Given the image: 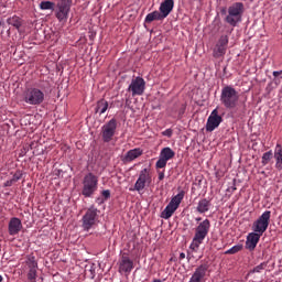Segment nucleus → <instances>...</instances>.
<instances>
[{
    "mask_svg": "<svg viewBox=\"0 0 282 282\" xmlns=\"http://www.w3.org/2000/svg\"><path fill=\"white\" fill-rule=\"evenodd\" d=\"M184 195H186V192L181 191L174 197H172L170 204H172V206H175L176 208H180V204H182V200L184 199Z\"/></svg>",
    "mask_w": 282,
    "mask_h": 282,
    "instance_id": "nucleus-26",
    "label": "nucleus"
},
{
    "mask_svg": "<svg viewBox=\"0 0 282 282\" xmlns=\"http://www.w3.org/2000/svg\"><path fill=\"white\" fill-rule=\"evenodd\" d=\"M220 14H227L226 8L220 10Z\"/></svg>",
    "mask_w": 282,
    "mask_h": 282,
    "instance_id": "nucleus-45",
    "label": "nucleus"
},
{
    "mask_svg": "<svg viewBox=\"0 0 282 282\" xmlns=\"http://www.w3.org/2000/svg\"><path fill=\"white\" fill-rule=\"evenodd\" d=\"M21 230H23V223H21V220L17 217H12L9 220V225H8V232L11 237H17V235H19V232H21Z\"/></svg>",
    "mask_w": 282,
    "mask_h": 282,
    "instance_id": "nucleus-15",
    "label": "nucleus"
},
{
    "mask_svg": "<svg viewBox=\"0 0 282 282\" xmlns=\"http://www.w3.org/2000/svg\"><path fill=\"white\" fill-rule=\"evenodd\" d=\"M180 259H186V253L181 252V253H180Z\"/></svg>",
    "mask_w": 282,
    "mask_h": 282,
    "instance_id": "nucleus-43",
    "label": "nucleus"
},
{
    "mask_svg": "<svg viewBox=\"0 0 282 282\" xmlns=\"http://www.w3.org/2000/svg\"><path fill=\"white\" fill-rule=\"evenodd\" d=\"M152 178H151V173L149 172V169H143L141 170L139 177L134 184L133 191H137L138 193L144 191L147 187V184H151Z\"/></svg>",
    "mask_w": 282,
    "mask_h": 282,
    "instance_id": "nucleus-11",
    "label": "nucleus"
},
{
    "mask_svg": "<svg viewBox=\"0 0 282 282\" xmlns=\"http://www.w3.org/2000/svg\"><path fill=\"white\" fill-rule=\"evenodd\" d=\"M98 213H99L98 208H96V206L94 205L86 210L85 215L82 218V221H83L82 226L84 230L89 231L91 230L93 227L96 226L98 221Z\"/></svg>",
    "mask_w": 282,
    "mask_h": 282,
    "instance_id": "nucleus-7",
    "label": "nucleus"
},
{
    "mask_svg": "<svg viewBox=\"0 0 282 282\" xmlns=\"http://www.w3.org/2000/svg\"><path fill=\"white\" fill-rule=\"evenodd\" d=\"M173 8H175V1L164 0L160 6L159 11L166 19V17H169V14H171V12H173Z\"/></svg>",
    "mask_w": 282,
    "mask_h": 282,
    "instance_id": "nucleus-17",
    "label": "nucleus"
},
{
    "mask_svg": "<svg viewBox=\"0 0 282 282\" xmlns=\"http://www.w3.org/2000/svg\"><path fill=\"white\" fill-rule=\"evenodd\" d=\"M217 45L225 48L228 47V35H221Z\"/></svg>",
    "mask_w": 282,
    "mask_h": 282,
    "instance_id": "nucleus-33",
    "label": "nucleus"
},
{
    "mask_svg": "<svg viewBox=\"0 0 282 282\" xmlns=\"http://www.w3.org/2000/svg\"><path fill=\"white\" fill-rule=\"evenodd\" d=\"M116 131H118V120L116 118H112L101 127L100 135L102 142H105L106 144H108V142H111V140H113V137L116 135Z\"/></svg>",
    "mask_w": 282,
    "mask_h": 282,
    "instance_id": "nucleus-6",
    "label": "nucleus"
},
{
    "mask_svg": "<svg viewBox=\"0 0 282 282\" xmlns=\"http://www.w3.org/2000/svg\"><path fill=\"white\" fill-rule=\"evenodd\" d=\"M281 74H282V70H274L273 72L274 78H279V76H281Z\"/></svg>",
    "mask_w": 282,
    "mask_h": 282,
    "instance_id": "nucleus-41",
    "label": "nucleus"
},
{
    "mask_svg": "<svg viewBox=\"0 0 282 282\" xmlns=\"http://www.w3.org/2000/svg\"><path fill=\"white\" fill-rule=\"evenodd\" d=\"M120 270L122 272H131L133 270V261L124 253L121 257Z\"/></svg>",
    "mask_w": 282,
    "mask_h": 282,
    "instance_id": "nucleus-19",
    "label": "nucleus"
},
{
    "mask_svg": "<svg viewBox=\"0 0 282 282\" xmlns=\"http://www.w3.org/2000/svg\"><path fill=\"white\" fill-rule=\"evenodd\" d=\"M12 184H14V182H13V180L11 178V180H9V181H7V182L4 183V186H6V187H9V186H12Z\"/></svg>",
    "mask_w": 282,
    "mask_h": 282,
    "instance_id": "nucleus-42",
    "label": "nucleus"
},
{
    "mask_svg": "<svg viewBox=\"0 0 282 282\" xmlns=\"http://www.w3.org/2000/svg\"><path fill=\"white\" fill-rule=\"evenodd\" d=\"M54 2L52 1H42L40 3V9L41 10H54Z\"/></svg>",
    "mask_w": 282,
    "mask_h": 282,
    "instance_id": "nucleus-32",
    "label": "nucleus"
},
{
    "mask_svg": "<svg viewBox=\"0 0 282 282\" xmlns=\"http://www.w3.org/2000/svg\"><path fill=\"white\" fill-rule=\"evenodd\" d=\"M106 200L102 197H98L96 198V204H98V206H101L102 203H105Z\"/></svg>",
    "mask_w": 282,
    "mask_h": 282,
    "instance_id": "nucleus-39",
    "label": "nucleus"
},
{
    "mask_svg": "<svg viewBox=\"0 0 282 282\" xmlns=\"http://www.w3.org/2000/svg\"><path fill=\"white\" fill-rule=\"evenodd\" d=\"M158 174H159V181L162 182V180H164V171L162 172L159 171Z\"/></svg>",
    "mask_w": 282,
    "mask_h": 282,
    "instance_id": "nucleus-40",
    "label": "nucleus"
},
{
    "mask_svg": "<svg viewBox=\"0 0 282 282\" xmlns=\"http://www.w3.org/2000/svg\"><path fill=\"white\" fill-rule=\"evenodd\" d=\"M245 10L246 9L242 2L232 3L227 10L225 23H228V25H231V28H237V24L241 23Z\"/></svg>",
    "mask_w": 282,
    "mask_h": 282,
    "instance_id": "nucleus-3",
    "label": "nucleus"
},
{
    "mask_svg": "<svg viewBox=\"0 0 282 282\" xmlns=\"http://www.w3.org/2000/svg\"><path fill=\"white\" fill-rule=\"evenodd\" d=\"M221 122H224V118L219 116V110L216 108L212 111L207 119L206 131L212 133V131H215V129H217V127H219Z\"/></svg>",
    "mask_w": 282,
    "mask_h": 282,
    "instance_id": "nucleus-13",
    "label": "nucleus"
},
{
    "mask_svg": "<svg viewBox=\"0 0 282 282\" xmlns=\"http://www.w3.org/2000/svg\"><path fill=\"white\" fill-rule=\"evenodd\" d=\"M26 276H28V281L36 282V270H29Z\"/></svg>",
    "mask_w": 282,
    "mask_h": 282,
    "instance_id": "nucleus-34",
    "label": "nucleus"
},
{
    "mask_svg": "<svg viewBox=\"0 0 282 282\" xmlns=\"http://www.w3.org/2000/svg\"><path fill=\"white\" fill-rule=\"evenodd\" d=\"M175 158V151L171 148H163L160 152L159 160L155 163V169H166L169 160Z\"/></svg>",
    "mask_w": 282,
    "mask_h": 282,
    "instance_id": "nucleus-12",
    "label": "nucleus"
},
{
    "mask_svg": "<svg viewBox=\"0 0 282 282\" xmlns=\"http://www.w3.org/2000/svg\"><path fill=\"white\" fill-rule=\"evenodd\" d=\"M109 109V102L105 99H100L97 101L95 113H99V116H102L107 110Z\"/></svg>",
    "mask_w": 282,
    "mask_h": 282,
    "instance_id": "nucleus-24",
    "label": "nucleus"
},
{
    "mask_svg": "<svg viewBox=\"0 0 282 282\" xmlns=\"http://www.w3.org/2000/svg\"><path fill=\"white\" fill-rule=\"evenodd\" d=\"M144 89H147V82L140 76L133 78L128 87V91L132 94V97L142 96Z\"/></svg>",
    "mask_w": 282,
    "mask_h": 282,
    "instance_id": "nucleus-10",
    "label": "nucleus"
},
{
    "mask_svg": "<svg viewBox=\"0 0 282 282\" xmlns=\"http://www.w3.org/2000/svg\"><path fill=\"white\" fill-rule=\"evenodd\" d=\"M208 268H210L208 263H203L198 265L188 282H204L206 279V274H208Z\"/></svg>",
    "mask_w": 282,
    "mask_h": 282,
    "instance_id": "nucleus-14",
    "label": "nucleus"
},
{
    "mask_svg": "<svg viewBox=\"0 0 282 282\" xmlns=\"http://www.w3.org/2000/svg\"><path fill=\"white\" fill-rule=\"evenodd\" d=\"M24 102L34 107L45 102V93L36 87L26 88L24 91Z\"/></svg>",
    "mask_w": 282,
    "mask_h": 282,
    "instance_id": "nucleus-4",
    "label": "nucleus"
},
{
    "mask_svg": "<svg viewBox=\"0 0 282 282\" xmlns=\"http://www.w3.org/2000/svg\"><path fill=\"white\" fill-rule=\"evenodd\" d=\"M21 177H22L21 172H17V173L13 175L12 180H13L14 183H17V182H19V180H21Z\"/></svg>",
    "mask_w": 282,
    "mask_h": 282,
    "instance_id": "nucleus-37",
    "label": "nucleus"
},
{
    "mask_svg": "<svg viewBox=\"0 0 282 282\" xmlns=\"http://www.w3.org/2000/svg\"><path fill=\"white\" fill-rule=\"evenodd\" d=\"M3 281V276L2 275H0V282H2Z\"/></svg>",
    "mask_w": 282,
    "mask_h": 282,
    "instance_id": "nucleus-48",
    "label": "nucleus"
},
{
    "mask_svg": "<svg viewBox=\"0 0 282 282\" xmlns=\"http://www.w3.org/2000/svg\"><path fill=\"white\" fill-rule=\"evenodd\" d=\"M101 197L107 202L111 197V191L105 189L101 192Z\"/></svg>",
    "mask_w": 282,
    "mask_h": 282,
    "instance_id": "nucleus-35",
    "label": "nucleus"
},
{
    "mask_svg": "<svg viewBox=\"0 0 282 282\" xmlns=\"http://www.w3.org/2000/svg\"><path fill=\"white\" fill-rule=\"evenodd\" d=\"M220 102L229 111L237 109L239 107V91L232 86H225L220 93Z\"/></svg>",
    "mask_w": 282,
    "mask_h": 282,
    "instance_id": "nucleus-1",
    "label": "nucleus"
},
{
    "mask_svg": "<svg viewBox=\"0 0 282 282\" xmlns=\"http://www.w3.org/2000/svg\"><path fill=\"white\" fill-rule=\"evenodd\" d=\"M164 17L161 11H153L145 17V23H153V21H164Z\"/></svg>",
    "mask_w": 282,
    "mask_h": 282,
    "instance_id": "nucleus-20",
    "label": "nucleus"
},
{
    "mask_svg": "<svg viewBox=\"0 0 282 282\" xmlns=\"http://www.w3.org/2000/svg\"><path fill=\"white\" fill-rule=\"evenodd\" d=\"M264 268H268V262H261L257 267H254L249 274L260 273Z\"/></svg>",
    "mask_w": 282,
    "mask_h": 282,
    "instance_id": "nucleus-31",
    "label": "nucleus"
},
{
    "mask_svg": "<svg viewBox=\"0 0 282 282\" xmlns=\"http://www.w3.org/2000/svg\"><path fill=\"white\" fill-rule=\"evenodd\" d=\"M243 250V245H236L225 251V254H237V252H241Z\"/></svg>",
    "mask_w": 282,
    "mask_h": 282,
    "instance_id": "nucleus-28",
    "label": "nucleus"
},
{
    "mask_svg": "<svg viewBox=\"0 0 282 282\" xmlns=\"http://www.w3.org/2000/svg\"><path fill=\"white\" fill-rule=\"evenodd\" d=\"M274 158H275V169H278V171H282V147H281V144H276L275 151H274Z\"/></svg>",
    "mask_w": 282,
    "mask_h": 282,
    "instance_id": "nucleus-21",
    "label": "nucleus"
},
{
    "mask_svg": "<svg viewBox=\"0 0 282 282\" xmlns=\"http://www.w3.org/2000/svg\"><path fill=\"white\" fill-rule=\"evenodd\" d=\"M195 221L202 224V221H204V220H202V217H197V218H195Z\"/></svg>",
    "mask_w": 282,
    "mask_h": 282,
    "instance_id": "nucleus-44",
    "label": "nucleus"
},
{
    "mask_svg": "<svg viewBox=\"0 0 282 282\" xmlns=\"http://www.w3.org/2000/svg\"><path fill=\"white\" fill-rule=\"evenodd\" d=\"M209 232H210V220L206 218L203 221L198 223V226L195 228V234L189 248L192 250H197V248H199V246L204 243V239L208 237Z\"/></svg>",
    "mask_w": 282,
    "mask_h": 282,
    "instance_id": "nucleus-2",
    "label": "nucleus"
},
{
    "mask_svg": "<svg viewBox=\"0 0 282 282\" xmlns=\"http://www.w3.org/2000/svg\"><path fill=\"white\" fill-rule=\"evenodd\" d=\"M197 213L204 214V213H208V210H210V200H208L207 198H203L198 202V205L196 207Z\"/></svg>",
    "mask_w": 282,
    "mask_h": 282,
    "instance_id": "nucleus-22",
    "label": "nucleus"
},
{
    "mask_svg": "<svg viewBox=\"0 0 282 282\" xmlns=\"http://www.w3.org/2000/svg\"><path fill=\"white\" fill-rule=\"evenodd\" d=\"M73 0H57V11L55 17L58 21H67L69 19V11L72 10Z\"/></svg>",
    "mask_w": 282,
    "mask_h": 282,
    "instance_id": "nucleus-9",
    "label": "nucleus"
},
{
    "mask_svg": "<svg viewBox=\"0 0 282 282\" xmlns=\"http://www.w3.org/2000/svg\"><path fill=\"white\" fill-rule=\"evenodd\" d=\"M90 279H95L96 278V269L94 267H90Z\"/></svg>",
    "mask_w": 282,
    "mask_h": 282,
    "instance_id": "nucleus-38",
    "label": "nucleus"
},
{
    "mask_svg": "<svg viewBox=\"0 0 282 282\" xmlns=\"http://www.w3.org/2000/svg\"><path fill=\"white\" fill-rule=\"evenodd\" d=\"M281 83V80L279 79H275V84L279 85Z\"/></svg>",
    "mask_w": 282,
    "mask_h": 282,
    "instance_id": "nucleus-46",
    "label": "nucleus"
},
{
    "mask_svg": "<svg viewBox=\"0 0 282 282\" xmlns=\"http://www.w3.org/2000/svg\"><path fill=\"white\" fill-rule=\"evenodd\" d=\"M143 153L144 151L140 148L129 150L123 156V162H133V160H138V158H140Z\"/></svg>",
    "mask_w": 282,
    "mask_h": 282,
    "instance_id": "nucleus-18",
    "label": "nucleus"
},
{
    "mask_svg": "<svg viewBox=\"0 0 282 282\" xmlns=\"http://www.w3.org/2000/svg\"><path fill=\"white\" fill-rule=\"evenodd\" d=\"M8 25H12L15 30H21L23 25V20L19 15H13L7 19Z\"/></svg>",
    "mask_w": 282,
    "mask_h": 282,
    "instance_id": "nucleus-23",
    "label": "nucleus"
},
{
    "mask_svg": "<svg viewBox=\"0 0 282 282\" xmlns=\"http://www.w3.org/2000/svg\"><path fill=\"white\" fill-rule=\"evenodd\" d=\"M96 191H98V176L94 173L86 174L83 180L82 195L94 197Z\"/></svg>",
    "mask_w": 282,
    "mask_h": 282,
    "instance_id": "nucleus-5",
    "label": "nucleus"
},
{
    "mask_svg": "<svg viewBox=\"0 0 282 282\" xmlns=\"http://www.w3.org/2000/svg\"><path fill=\"white\" fill-rule=\"evenodd\" d=\"M261 237H263V235H261L257 231L250 232L247 236L246 249L250 250V252H252V250H254V248H257V243H259Z\"/></svg>",
    "mask_w": 282,
    "mask_h": 282,
    "instance_id": "nucleus-16",
    "label": "nucleus"
},
{
    "mask_svg": "<svg viewBox=\"0 0 282 282\" xmlns=\"http://www.w3.org/2000/svg\"><path fill=\"white\" fill-rule=\"evenodd\" d=\"M162 135H165L166 138H172L173 137V130L172 129H166L162 132Z\"/></svg>",
    "mask_w": 282,
    "mask_h": 282,
    "instance_id": "nucleus-36",
    "label": "nucleus"
},
{
    "mask_svg": "<svg viewBox=\"0 0 282 282\" xmlns=\"http://www.w3.org/2000/svg\"><path fill=\"white\" fill-rule=\"evenodd\" d=\"M273 154L272 151H268L262 155V166H267V164H270V160H272Z\"/></svg>",
    "mask_w": 282,
    "mask_h": 282,
    "instance_id": "nucleus-30",
    "label": "nucleus"
},
{
    "mask_svg": "<svg viewBox=\"0 0 282 282\" xmlns=\"http://www.w3.org/2000/svg\"><path fill=\"white\" fill-rule=\"evenodd\" d=\"M178 207H175L171 203L167 204V206L164 208V210L161 213L162 219H171L173 217V214L175 210H177Z\"/></svg>",
    "mask_w": 282,
    "mask_h": 282,
    "instance_id": "nucleus-25",
    "label": "nucleus"
},
{
    "mask_svg": "<svg viewBox=\"0 0 282 282\" xmlns=\"http://www.w3.org/2000/svg\"><path fill=\"white\" fill-rule=\"evenodd\" d=\"M232 192L237 191V187H231Z\"/></svg>",
    "mask_w": 282,
    "mask_h": 282,
    "instance_id": "nucleus-47",
    "label": "nucleus"
},
{
    "mask_svg": "<svg viewBox=\"0 0 282 282\" xmlns=\"http://www.w3.org/2000/svg\"><path fill=\"white\" fill-rule=\"evenodd\" d=\"M26 265L30 270H36L39 268V262H36V258L30 257L26 260Z\"/></svg>",
    "mask_w": 282,
    "mask_h": 282,
    "instance_id": "nucleus-29",
    "label": "nucleus"
},
{
    "mask_svg": "<svg viewBox=\"0 0 282 282\" xmlns=\"http://www.w3.org/2000/svg\"><path fill=\"white\" fill-rule=\"evenodd\" d=\"M270 217H272V212L265 210L262 215L253 223L252 230L259 235H263L270 226Z\"/></svg>",
    "mask_w": 282,
    "mask_h": 282,
    "instance_id": "nucleus-8",
    "label": "nucleus"
},
{
    "mask_svg": "<svg viewBox=\"0 0 282 282\" xmlns=\"http://www.w3.org/2000/svg\"><path fill=\"white\" fill-rule=\"evenodd\" d=\"M226 54V47L219 46L218 44L216 45L214 50V56L215 58H219Z\"/></svg>",
    "mask_w": 282,
    "mask_h": 282,
    "instance_id": "nucleus-27",
    "label": "nucleus"
}]
</instances>
